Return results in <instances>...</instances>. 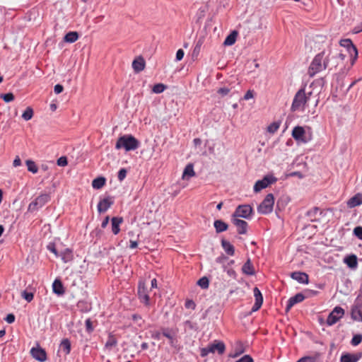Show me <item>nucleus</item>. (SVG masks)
Listing matches in <instances>:
<instances>
[{"mask_svg": "<svg viewBox=\"0 0 362 362\" xmlns=\"http://www.w3.org/2000/svg\"><path fill=\"white\" fill-rule=\"evenodd\" d=\"M127 171L125 168H121L118 172V180L122 182L126 177Z\"/></svg>", "mask_w": 362, "mask_h": 362, "instance_id": "45", "label": "nucleus"}, {"mask_svg": "<svg viewBox=\"0 0 362 362\" xmlns=\"http://www.w3.org/2000/svg\"><path fill=\"white\" fill-rule=\"evenodd\" d=\"M339 44L341 47H346L351 55L354 54L355 59L357 57V48L350 39L341 40Z\"/></svg>", "mask_w": 362, "mask_h": 362, "instance_id": "12", "label": "nucleus"}, {"mask_svg": "<svg viewBox=\"0 0 362 362\" xmlns=\"http://www.w3.org/2000/svg\"><path fill=\"white\" fill-rule=\"evenodd\" d=\"M305 299V296L302 293H297L294 296L289 298L286 305V310H290L296 303L302 302Z\"/></svg>", "mask_w": 362, "mask_h": 362, "instance_id": "21", "label": "nucleus"}, {"mask_svg": "<svg viewBox=\"0 0 362 362\" xmlns=\"http://www.w3.org/2000/svg\"><path fill=\"white\" fill-rule=\"evenodd\" d=\"M347 206L350 209L362 204V194L357 193L347 201Z\"/></svg>", "mask_w": 362, "mask_h": 362, "instance_id": "18", "label": "nucleus"}, {"mask_svg": "<svg viewBox=\"0 0 362 362\" xmlns=\"http://www.w3.org/2000/svg\"><path fill=\"white\" fill-rule=\"evenodd\" d=\"M233 224L237 227L239 234H245L247 233V223L243 220L234 218L233 219Z\"/></svg>", "mask_w": 362, "mask_h": 362, "instance_id": "16", "label": "nucleus"}, {"mask_svg": "<svg viewBox=\"0 0 362 362\" xmlns=\"http://www.w3.org/2000/svg\"><path fill=\"white\" fill-rule=\"evenodd\" d=\"M86 329L87 331L88 332H92L93 331V326H92V322L90 319H87L86 320Z\"/></svg>", "mask_w": 362, "mask_h": 362, "instance_id": "58", "label": "nucleus"}, {"mask_svg": "<svg viewBox=\"0 0 362 362\" xmlns=\"http://www.w3.org/2000/svg\"><path fill=\"white\" fill-rule=\"evenodd\" d=\"M362 341V335L361 334H356L351 339V344L353 346H357Z\"/></svg>", "mask_w": 362, "mask_h": 362, "instance_id": "43", "label": "nucleus"}, {"mask_svg": "<svg viewBox=\"0 0 362 362\" xmlns=\"http://www.w3.org/2000/svg\"><path fill=\"white\" fill-rule=\"evenodd\" d=\"M195 175V173L194 170L193 165L189 163L185 167L183 173H182V179L183 180H188L189 178L194 177Z\"/></svg>", "mask_w": 362, "mask_h": 362, "instance_id": "26", "label": "nucleus"}, {"mask_svg": "<svg viewBox=\"0 0 362 362\" xmlns=\"http://www.w3.org/2000/svg\"><path fill=\"white\" fill-rule=\"evenodd\" d=\"M252 98H254V91L252 90H249L246 92L243 98L245 100H248Z\"/></svg>", "mask_w": 362, "mask_h": 362, "instance_id": "53", "label": "nucleus"}, {"mask_svg": "<svg viewBox=\"0 0 362 362\" xmlns=\"http://www.w3.org/2000/svg\"><path fill=\"white\" fill-rule=\"evenodd\" d=\"M184 51L182 49H178L176 53V59L177 61L182 60L184 57Z\"/></svg>", "mask_w": 362, "mask_h": 362, "instance_id": "55", "label": "nucleus"}, {"mask_svg": "<svg viewBox=\"0 0 362 362\" xmlns=\"http://www.w3.org/2000/svg\"><path fill=\"white\" fill-rule=\"evenodd\" d=\"M1 98L6 102L9 103L14 100V95L11 93L4 94L1 96Z\"/></svg>", "mask_w": 362, "mask_h": 362, "instance_id": "44", "label": "nucleus"}, {"mask_svg": "<svg viewBox=\"0 0 362 362\" xmlns=\"http://www.w3.org/2000/svg\"><path fill=\"white\" fill-rule=\"evenodd\" d=\"M253 294L255 302L252 306V311L256 312L261 308L263 303V296L260 290L257 287H255L253 288Z\"/></svg>", "mask_w": 362, "mask_h": 362, "instance_id": "11", "label": "nucleus"}, {"mask_svg": "<svg viewBox=\"0 0 362 362\" xmlns=\"http://www.w3.org/2000/svg\"><path fill=\"white\" fill-rule=\"evenodd\" d=\"M113 204V201L112 198L107 197L102 200H100L98 204V211L99 213L105 212Z\"/></svg>", "mask_w": 362, "mask_h": 362, "instance_id": "15", "label": "nucleus"}, {"mask_svg": "<svg viewBox=\"0 0 362 362\" xmlns=\"http://www.w3.org/2000/svg\"><path fill=\"white\" fill-rule=\"evenodd\" d=\"M359 360V357L354 354H345L341 356V362H357Z\"/></svg>", "mask_w": 362, "mask_h": 362, "instance_id": "30", "label": "nucleus"}, {"mask_svg": "<svg viewBox=\"0 0 362 362\" xmlns=\"http://www.w3.org/2000/svg\"><path fill=\"white\" fill-rule=\"evenodd\" d=\"M318 213L321 214L320 209L318 207H314L307 212V216L311 221H315L317 220V215Z\"/></svg>", "mask_w": 362, "mask_h": 362, "instance_id": "33", "label": "nucleus"}, {"mask_svg": "<svg viewBox=\"0 0 362 362\" xmlns=\"http://www.w3.org/2000/svg\"><path fill=\"white\" fill-rule=\"evenodd\" d=\"M274 204V195L272 194H268L257 207L258 213L261 214H268L271 213L273 210Z\"/></svg>", "mask_w": 362, "mask_h": 362, "instance_id": "4", "label": "nucleus"}, {"mask_svg": "<svg viewBox=\"0 0 362 362\" xmlns=\"http://www.w3.org/2000/svg\"><path fill=\"white\" fill-rule=\"evenodd\" d=\"M139 141L132 135H124L117 141L115 148H124L127 151L135 150L139 147Z\"/></svg>", "mask_w": 362, "mask_h": 362, "instance_id": "3", "label": "nucleus"}, {"mask_svg": "<svg viewBox=\"0 0 362 362\" xmlns=\"http://www.w3.org/2000/svg\"><path fill=\"white\" fill-rule=\"evenodd\" d=\"M281 124V121H275V122L271 123L267 127V132L270 134H274L279 129Z\"/></svg>", "mask_w": 362, "mask_h": 362, "instance_id": "36", "label": "nucleus"}, {"mask_svg": "<svg viewBox=\"0 0 362 362\" xmlns=\"http://www.w3.org/2000/svg\"><path fill=\"white\" fill-rule=\"evenodd\" d=\"M62 259L64 262L66 263L73 259V253L72 251L69 249H66L62 253Z\"/></svg>", "mask_w": 362, "mask_h": 362, "instance_id": "35", "label": "nucleus"}, {"mask_svg": "<svg viewBox=\"0 0 362 362\" xmlns=\"http://www.w3.org/2000/svg\"><path fill=\"white\" fill-rule=\"evenodd\" d=\"M242 271L244 274L247 275H253L255 274L254 267L251 262V260L248 259L246 262L243 264L242 267Z\"/></svg>", "mask_w": 362, "mask_h": 362, "instance_id": "27", "label": "nucleus"}, {"mask_svg": "<svg viewBox=\"0 0 362 362\" xmlns=\"http://www.w3.org/2000/svg\"><path fill=\"white\" fill-rule=\"evenodd\" d=\"M132 320L134 322L139 323V325H141V324L144 322V320H142L141 316L138 314H134L132 315Z\"/></svg>", "mask_w": 362, "mask_h": 362, "instance_id": "51", "label": "nucleus"}, {"mask_svg": "<svg viewBox=\"0 0 362 362\" xmlns=\"http://www.w3.org/2000/svg\"><path fill=\"white\" fill-rule=\"evenodd\" d=\"M276 179L273 176H265L262 180H257L254 186V191L255 192H259L262 189L267 187L269 185L275 182Z\"/></svg>", "mask_w": 362, "mask_h": 362, "instance_id": "9", "label": "nucleus"}, {"mask_svg": "<svg viewBox=\"0 0 362 362\" xmlns=\"http://www.w3.org/2000/svg\"><path fill=\"white\" fill-rule=\"evenodd\" d=\"M351 315L354 320L362 322V300H356L351 308Z\"/></svg>", "mask_w": 362, "mask_h": 362, "instance_id": "8", "label": "nucleus"}, {"mask_svg": "<svg viewBox=\"0 0 362 362\" xmlns=\"http://www.w3.org/2000/svg\"><path fill=\"white\" fill-rule=\"evenodd\" d=\"M202 45V40H199L194 47V52H197V53L199 52V49H200V47Z\"/></svg>", "mask_w": 362, "mask_h": 362, "instance_id": "63", "label": "nucleus"}, {"mask_svg": "<svg viewBox=\"0 0 362 362\" xmlns=\"http://www.w3.org/2000/svg\"><path fill=\"white\" fill-rule=\"evenodd\" d=\"M296 362H315V358L311 356H304Z\"/></svg>", "mask_w": 362, "mask_h": 362, "instance_id": "52", "label": "nucleus"}, {"mask_svg": "<svg viewBox=\"0 0 362 362\" xmlns=\"http://www.w3.org/2000/svg\"><path fill=\"white\" fill-rule=\"evenodd\" d=\"M5 320L9 323L11 324L15 321V315L13 314H8L5 318Z\"/></svg>", "mask_w": 362, "mask_h": 362, "instance_id": "56", "label": "nucleus"}, {"mask_svg": "<svg viewBox=\"0 0 362 362\" xmlns=\"http://www.w3.org/2000/svg\"><path fill=\"white\" fill-rule=\"evenodd\" d=\"M112 222V231L113 234L117 235L120 231L119 226L123 222L122 217H113L111 220Z\"/></svg>", "mask_w": 362, "mask_h": 362, "instance_id": "23", "label": "nucleus"}, {"mask_svg": "<svg viewBox=\"0 0 362 362\" xmlns=\"http://www.w3.org/2000/svg\"><path fill=\"white\" fill-rule=\"evenodd\" d=\"M67 163V158L65 156H62L57 160V165L59 166H66Z\"/></svg>", "mask_w": 362, "mask_h": 362, "instance_id": "49", "label": "nucleus"}, {"mask_svg": "<svg viewBox=\"0 0 362 362\" xmlns=\"http://www.w3.org/2000/svg\"><path fill=\"white\" fill-rule=\"evenodd\" d=\"M78 39V34L77 32H69L64 37V40L66 42L73 43Z\"/></svg>", "mask_w": 362, "mask_h": 362, "instance_id": "31", "label": "nucleus"}, {"mask_svg": "<svg viewBox=\"0 0 362 362\" xmlns=\"http://www.w3.org/2000/svg\"><path fill=\"white\" fill-rule=\"evenodd\" d=\"M61 346L66 354H69L70 353L71 344L67 339L62 340V341L61 342Z\"/></svg>", "mask_w": 362, "mask_h": 362, "instance_id": "39", "label": "nucleus"}, {"mask_svg": "<svg viewBox=\"0 0 362 362\" xmlns=\"http://www.w3.org/2000/svg\"><path fill=\"white\" fill-rule=\"evenodd\" d=\"M305 131L303 127L297 126L293 129L292 136L296 141L306 142L305 139Z\"/></svg>", "mask_w": 362, "mask_h": 362, "instance_id": "13", "label": "nucleus"}, {"mask_svg": "<svg viewBox=\"0 0 362 362\" xmlns=\"http://www.w3.org/2000/svg\"><path fill=\"white\" fill-rule=\"evenodd\" d=\"M137 246H138V242L136 240L131 239L129 240V248L134 249V248L137 247Z\"/></svg>", "mask_w": 362, "mask_h": 362, "instance_id": "59", "label": "nucleus"}, {"mask_svg": "<svg viewBox=\"0 0 362 362\" xmlns=\"http://www.w3.org/2000/svg\"><path fill=\"white\" fill-rule=\"evenodd\" d=\"M344 315V310L339 307H335L327 318V324L332 326L336 324Z\"/></svg>", "mask_w": 362, "mask_h": 362, "instance_id": "5", "label": "nucleus"}, {"mask_svg": "<svg viewBox=\"0 0 362 362\" xmlns=\"http://www.w3.org/2000/svg\"><path fill=\"white\" fill-rule=\"evenodd\" d=\"M210 347H209V345L207 346V347H205V348H203L201 350V356L202 357H205L209 353H211Z\"/></svg>", "mask_w": 362, "mask_h": 362, "instance_id": "54", "label": "nucleus"}, {"mask_svg": "<svg viewBox=\"0 0 362 362\" xmlns=\"http://www.w3.org/2000/svg\"><path fill=\"white\" fill-rule=\"evenodd\" d=\"M230 92V89L227 87H222V88H220L218 90H217V93L218 94H220L222 96H225L226 95H228Z\"/></svg>", "mask_w": 362, "mask_h": 362, "instance_id": "48", "label": "nucleus"}, {"mask_svg": "<svg viewBox=\"0 0 362 362\" xmlns=\"http://www.w3.org/2000/svg\"><path fill=\"white\" fill-rule=\"evenodd\" d=\"M235 362H253V359L250 355H245Z\"/></svg>", "mask_w": 362, "mask_h": 362, "instance_id": "50", "label": "nucleus"}, {"mask_svg": "<svg viewBox=\"0 0 362 362\" xmlns=\"http://www.w3.org/2000/svg\"><path fill=\"white\" fill-rule=\"evenodd\" d=\"M109 220H110L109 216H106V217L104 218V220L103 221V222H102V223H101V227H102L103 228H105L107 226V224H108V223H109Z\"/></svg>", "mask_w": 362, "mask_h": 362, "instance_id": "62", "label": "nucleus"}, {"mask_svg": "<svg viewBox=\"0 0 362 362\" xmlns=\"http://www.w3.org/2000/svg\"><path fill=\"white\" fill-rule=\"evenodd\" d=\"M33 116V110L30 107L26 108L22 115V117L25 120L28 121L32 119Z\"/></svg>", "mask_w": 362, "mask_h": 362, "instance_id": "38", "label": "nucleus"}, {"mask_svg": "<svg viewBox=\"0 0 362 362\" xmlns=\"http://www.w3.org/2000/svg\"><path fill=\"white\" fill-rule=\"evenodd\" d=\"M238 33L236 30L232 31L225 39L223 45L225 46H231L235 44Z\"/></svg>", "mask_w": 362, "mask_h": 362, "instance_id": "24", "label": "nucleus"}, {"mask_svg": "<svg viewBox=\"0 0 362 362\" xmlns=\"http://www.w3.org/2000/svg\"><path fill=\"white\" fill-rule=\"evenodd\" d=\"M30 354L33 358L40 362H45L47 361V353L38 344H37L35 347H33L30 349Z\"/></svg>", "mask_w": 362, "mask_h": 362, "instance_id": "10", "label": "nucleus"}, {"mask_svg": "<svg viewBox=\"0 0 362 362\" xmlns=\"http://www.w3.org/2000/svg\"><path fill=\"white\" fill-rule=\"evenodd\" d=\"M344 262L351 269H356L358 266V259L356 255H350L345 257Z\"/></svg>", "mask_w": 362, "mask_h": 362, "instance_id": "22", "label": "nucleus"}, {"mask_svg": "<svg viewBox=\"0 0 362 362\" xmlns=\"http://www.w3.org/2000/svg\"><path fill=\"white\" fill-rule=\"evenodd\" d=\"M354 234L360 240H362V227L357 226L354 229Z\"/></svg>", "mask_w": 362, "mask_h": 362, "instance_id": "47", "label": "nucleus"}, {"mask_svg": "<svg viewBox=\"0 0 362 362\" xmlns=\"http://www.w3.org/2000/svg\"><path fill=\"white\" fill-rule=\"evenodd\" d=\"M252 213V208L250 205H240L236 208L233 216V218L241 217L247 219L250 218Z\"/></svg>", "mask_w": 362, "mask_h": 362, "instance_id": "6", "label": "nucleus"}, {"mask_svg": "<svg viewBox=\"0 0 362 362\" xmlns=\"http://www.w3.org/2000/svg\"><path fill=\"white\" fill-rule=\"evenodd\" d=\"M106 180L103 177H99L94 179L92 182V187L94 189H100L105 185Z\"/></svg>", "mask_w": 362, "mask_h": 362, "instance_id": "32", "label": "nucleus"}, {"mask_svg": "<svg viewBox=\"0 0 362 362\" xmlns=\"http://www.w3.org/2000/svg\"><path fill=\"white\" fill-rule=\"evenodd\" d=\"M151 288H157V280H156V279H153L151 280Z\"/></svg>", "mask_w": 362, "mask_h": 362, "instance_id": "64", "label": "nucleus"}, {"mask_svg": "<svg viewBox=\"0 0 362 362\" xmlns=\"http://www.w3.org/2000/svg\"><path fill=\"white\" fill-rule=\"evenodd\" d=\"M50 199V197L48 194H42L39 195L33 202L30 203L28 206L29 211H35L38 207H42Z\"/></svg>", "mask_w": 362, "mask_h": 362, "instance_id": "7", "label": "nucleus"}, {"mask_svg": "<svg viewBox=\"0 0 362 362\" xmlns=\"http://www.w3.org/2000/svg\"><path fill=\"white\" fill-rule=\"evenodd\" d=\"M197 284L202 288H207L209 285V281L207 277L204 276L199 279L197 281Z\"/></svg>", "mask_w": 362, "mask_h": 362, "instance_id": "41", "label": "nucleus"}, {"mask_svg": "<svg viewBox=\"0 0 362 362\" xmlns=\"http://www.w3.org/2000/svg\"><path fill=\"white\" fill-rule=\"evenodd\" d=\"M211 353L217 351L219 354H223L226 350V346L223 342L215 341L214 343L209 344Z\"/></svg>", "mask_w": 362, "mask_h": 362, "instance_id": "20", "label": "nucleus"}, {"mask_svg": "<svg viewBox=\"0 0 362 362\" xmlns=\"http://www.w3.org/2000/svg\"><path fill=\"white\" fill-rule=\"evenodd\" d=\"M25 164L28 168V170L35 174L38 171V168L36 165L35 163L31 160H27L25 161Z\"/></svg>", "mask_w": 362, "mask_h": 362, "instance_id": "37", "label": "nucleus"}, {"mask_svg": "<svg viewBox=\"0 0 362 362\" xmlns=\"http://www.w3.org/2000/svg\"><path fill=\"white\" fill-rule=\"evenodd\" d=\"M146 66V62L142 57H136L132 62V68L135 72L139 73L143 71Z\"/></svg>", "mask_w": 362, "mask_h": 362, "instance_id": "17", "label": "nucleus"}, {"mask_svg": "<svg viewBox=\"0 0 362 362\" xmlns=\"http://www.w3.org/2000/svg\"><path fill=\"white\" fill-rule=\"evenodd\" d=\"M21 296L27 302L30 303L33 300L34 293L32 292H27L26 291H23L21 293Z\"/></svg>", "mask_w": 362, "mask_h": 362, "instance_id": "42", "label": "nucleus"}, {"mask_svg": "<svg viewBox=\"0 0 362 362\" xmlns=\"http://www.w3.org/2000/svg\"><path fill=\"white\" fill-rule=\"evenodd\" d=\"M117 344V340L115 337V336L112 334H110L107 338V340L105 343V348L108 349H111L112 347L115 346Z\"/></svg>", "mask_w": 362, "mask_h": 362, "instance_id": "34", "label": "nucleus"}, {"mask_svg": "<svg viewBox=\"0 0 362 362\" xmlns=\"http://www.w3.org/2000/svg\"><path fill=\"white\" fill-rule=\"evenodd\" d=\"M63 90H64V87L60 84L55 85V86L54 88V90L56 94L61 93L63 91Z\"/></svg>", "mask_w": 362, "mask_h": 362, "instance_id": "57", "label": "nucleus"}, {"mask_svg": "<svg viewBox=\"0 0 362 362\" xmlns=\"http://www.w3.org/2000/svg\"><path fill=\"white\" fill-rule=\"evenodd\" d=\"M53 292L58 295L64 293V288L62 281L59 279H55L52 284Z\"/></svg>", "mask_w": 362, "mask_h": 362, "instance_id": "25", "label": "nucleus"}, {"mask_svg": "<svg viewBox=\"0 0 362 362\" xmlns=\"http://www.w3.org/2000/svg\"><path fill=\"white\" fill-rule=\"evenodd\" d=\"M185 307L187 308H193L194 309L195 307V304L192 300H187L185 303Z\"/></svg>", "mask_w": 362, "mask_h": 362, "instance_id": "61", "label": "nucleus"}, {"mask_svg": "<svg viewBox=\"0 0 362 362\" xmlns=\"http://www.w3.org/2000/svg\"><path fill=\"white\" fill-rule=\"evenodd\" d=\"M138 296L140 301L144 303L146 305H149L150 298L149 296L146 292L144 284H139L138 288Z\"/></svg>", "mask_w": 362, "mask_h": 362, "instance_id": "14", "label": "nucleus"}, {"mask_svg": "<svg viewBox=\"0 0 362 362\" xmlns=\"http://www.w3.org/2000/svg\"><path fill=\"white\" fill-rule=\"evenodd\" d=\"M328 66V59L325 57V52L317 54L308 69V74L310 77H313L317 73L327 69Z\"/></svg>", "mask_w": 362, "mask_h": 362, "instance_id": "1", "label": "nucleus"}, {"mask_svg": "<svg viewBox=\"0 0 362 362\" xmlns=\"http://www.w3.org/2000/svg\"><path fill=\"white\" fill-rule=\"evenodd\" d=\"M214 225L217 233L226 231L228 227V224L221 220L215 221Z\"/></svg>", "mask_w": 362, "mask_h": 362, "instance_id": "29", "label": "nucleus"}, {"mask_svg": "<svg viewBox=\"0 0 362 362\" xmlns=\"http://www.w3.org/2000/svg\"><path fill=\"white\" fill-rule=\"evenodd\" d=\"M311 94V92L306 94L304 89H300L294 96L291 107V110L293 112L304 111Z\"/></svg>", "mask_w": 362, "mask_h": 362, "instance_id": "2", "label": "nucleus"}, {"mask_svg": "<svg viewBox=\"0 0 362 362\" xmlns=\"http://www.w3.org/2000/svg\"><path fill=\"white\" fill-rule=\"evenodd\" d=\"M13 165L14 167H18L21 165V160L19 156H16L13 160Z\"/></svg>", "mask_w": 362, "mask_h": 362, "instance_id": "60", "label": "nucleus"}, {"mask_svg": "<svg viewBox=\"0 0 362 362\" xmlns=\"http://www.w3.org/2000/svg\"><path fill=\"white\" fill-rule=\"evenodd\" d=\"M166 88V86L163 83H157L153 86L152 88V91L154 93H163Z\"/></svg>", "mask_w": 362, "mask_h": 362, "instance_id": "40", "label": "nucleus"}, {"mask_svg": "<svg viewBox=\"0 0 362 362\" xmlns=\"http://www.w3.org/2000/svg\"><path fill=\"white\" fill-rule=\"evenodd\" d=\"M162 334H163V335L164 337H165L166 338H168V339H169V343H170V344H172V345H173V343H174V337H173V336L170 333V332H169V331H168V330H163V333H162Z\"/></svg>", "mask_w": 362, "mask_h": 362, "instance_id": "46", "label": "nucleus"}, {"mask_svg": "<svg viewBox=\"0 0 362 362\" xmlns=\"http://www.w3.org/2000/svg\"><path fill=\"white\" fill-rule=\"evenodd\" d=\"M291 276L293 279L296 280L299 283H308V275L304 272H295L291 273Z\"/></svg>", "mask_w": 362, "mask_h": 362, "instance_id": "19", "label": "nucleus"}, {"mask_svg": "<svg viewBox=\"0 0 362 362\" xmlns=\"http://www.w3.org/2000/svg\"><path fill=\"white\" fill-rule=\"evenodd\" d=\"M221 245L225 250V252L230 256H233L235 253V248L232 244H230L228 241L223 240L221 241Z\"/></svg>", "mask_w": 362, "mask_h": 362, "instance_id": "28", "label": "nucleus"}]
</instances>
